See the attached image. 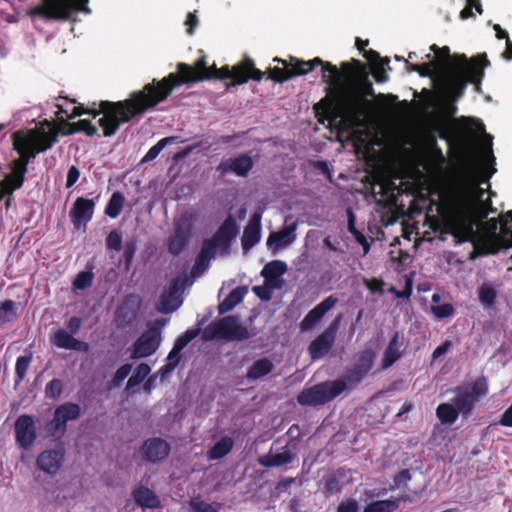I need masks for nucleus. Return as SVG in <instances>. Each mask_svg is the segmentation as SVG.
<instances>
[{
    "instance_id": "obj_2",
    "label": "nucleus",
    "mask_w": 512,
    "mask_h": 512,
    "mask_svg": "<svg viewBox=\"0 0 512 512\" xmlns=\"http://www.w3.org/2000/svg\"><path fill=\"white\" fill-rule=\"evenodd\" d=\"M322 66V80L328 85L329 91L335 95L336 104L332 121H338L341 129L351 131L365 125L367 115V100L362 92L354 87L345 86L353 75L352 67L347 62L341 64L342 71L335 65L324 62L316 57L309 61L296 60L294 74L305 75L314 67Z\"/></svg>"
},
{
    "instance_id": "obj_60",
    "label": "nucleus",
    "mask_w": 512,
    "mask_h": 512,
    "mask_svg": "<svg viewBox=\"0 0 512 512\" xmlns=\"http://www.w3.org/2000/svg\"><path fill=\"white\" fill-rule=\"evenodd\" d=\"M135 252H136L135 242H133V241L128 242L124 249V257H125L127 264H129L132 261Z\"/></svg>"
},
{
    "instance_id": "obj_16",
    "label": "nucleus",
    "mask_w": 512,
    "mask_h": 512,
    "mask_svg": "<svg viewBox=\"0 0 512 512\" xmlns=\"http://www.w3.org/2000/svg\"><path fill=\"white\" fill-rule=\"evenodd\" d=\"M94 207L93 200L84 197L76 198L69 212L71 222L76 229L86 228L93 217Z\"/></svg>"
},
{
    "instance_id": "obj_13",
    "label": "nucleus",
    "mask_w": 512,
    "mask_h": 512,
    "mask_svg": "<svg viewBox=\"0 0 512 512\" xmlns=\"http://www.w3.org/2000/svg\"><path fill=\"white\" fill-rule=\"evenodd\" d=\"M81 408L76 403H64L54 411V417L50 422V430L54 437H61L66 431L68 421L75 420L80 416Z\"/></svg>"
},
{
    "instance_id": "obj_31",
    "label": "nucleus",
    "mask_w": 512,
    "mask_h": 512,
    "mask_svg": "<svg viewBox=\"0 0 512 512\" xmlns=\"http://www.w3.org/2000/svg\"><path fill=\"white\" fill-rule=\"evenodd\" d=\"M247 293L245 287H236L233 289L227 297L219 304L218 311L220 314H225L231 311L236 305H238Z\"/></svg>"
},
{
    "instance_id": "obj_54",
    "label": "nucleus",
    "mask_w": 512,
    "mask_h": 512,
    "mask_svg": "<svg viewBox=\"0 0 512 512\" xmlns=\"http://www.w3.org/2000/svg\"><path fill=\"white\" fill-rule=\"evenodd\" d=\"M132 366L130 364H124L116 371L114 375V383L120 384L131 372Z\"/></svg>"
},
{
    "instance_id": "obj_44",
    "label": "nucleus",
    "mask_w": 512,
    "mask_h": 512,
    "mask_svg": "<svg viewBox=\"0 0 512 512\" xmlns=\"http://www.w3.org/2000/svg\"><path fill=\"white\" fill-rule=\"evenodd\" d=\"M374 357L375 354L371 350H364L358 355L354 367L367 374L373 366Z\"/></svg>"
},
{
    "instance_id": "obj_57",
    "label": "nucleus",
    "mask_w": 512,
    "mask_h": 512,
    "mask_svg": "<svg viewBox=\"0 0 512 512\" xmlns=\"http://www.w3.org/2000/svg\"><path fill=\"white\" fill-rule=\"evenodd\" d=\"M367 289L372 293H383V281L378 279L366 280L365 281Z\"/></svg>"
},
{
    "instance_id": "obj_43",
    "label": "nucleus",
    "mask_w": 512,
    "mask_h": 512,
    "mask_svg": "<svg viewBox=\"0 0 512 512\" xmlns=\"http://www.w3.org/2000/svg\"><path fill=\"white\" fill-rule=\"evenodd\" d=\"M189 507L192 512H219L220 505L208 503L200 497H194L189 501Z\"/></svg>"
},
{
    "instance_id": "obj_42",
    "label": "nucleus",
    "mask_w": 512,
    "mask_h": 512,
    "mask_svg": "<svg viewBox=\"0 0 512 512\" xmlns=\"http://www.w3.org/2000/svg\"><path fill=\"white\" fill-rule=\"evenodd\" d=\"M366 375L367 374L361 370L353 367L346 372L342 379H337L336 381H343L345 383V389H353L362 381Z\"/></svg>"
},
{
    "instance_id": "obj_23",
    "label": "nucleus",
    "mask_w": 512,
    "mask_h": 512,
    "mask_svg": "<svg viewBox=\"0 0 512 512\" xmlns=\"http://www.w3.org/2000/svg\"><path fill=\"white\" fill-rule=\"evenodd\" d=\"M404 351L405 347L403 346V343L400 342V334L399 332H395L384 351L383 358L381 360L382 368H390L402 357Z\"/></svg>"
},
{
    "instance_id": "obj_20",
    "label": "nucleus",
    "mask_w": 512,
    "mask_h": 512,
    "mask_svg": "<svg viewBox=\"0 0 512 512\" xmlns=\"http://www.w3.org/2000/svg\"><path fill=\"white\" fill-rule=\"evenodd\" d=\"M296 223L285 225L280 231L273 232L267 239V246L273 254L290 246L296 239Z\"/></svg>"
},
{
    "instance_id": "obj_15",
    "label": "nucleus",
    "mask_w": 512,
    "mask_h": 512,
    "mask_svg": "<svg viewBox=\"0 0 512 512\" xmlns=\"http://www.w3.org/2000/svg\"><path fill=\"white\" fill-rule=\"evenodd\" d=\"M188 281L187 275H181L174 278L167 291L163 292L160 298L159 311L162 313H171L177 310L182 300L180 299V291Z\"/></svg>"
},
{
    "instance_id": "obj_10",
    "label": "nucleus",
    "mask_w": 512,
    "mask_h": 512,
    "mask_svg": "<svg viewBox=\"0 0 512 512\" xmlns=\"http://www.w3.org/2000/svg\"><path fill=\"white\" fill-rule=\"evenodd\" d=\"M249 331L239 323L236 316H226L218 322L210 323L203 331V339L246 340Z\"/></svg>"
},
{
    "instance_id": "obj_49",
    "label": "nucleus",
    "mask_w": 512,
    "mask_h": 512,
    "mask_svg": "<svg viewBox=\"0 0 512 512\" xmlns=\"http://www.w3.org/2000/svg\"><path fill=\"white\" fill-rule=\"evenodd\" d=\"M431 311L439 319H444V318L450 317L454 314V308L449 303L432 306Z\"/></svg>"
},
{
    "instance_id": "obj_48",
    "label": "nucleus",
    "mask_w": 512,
    "mask_h": 512,
    "mask_svg": "<svg viewBox=\"0 0 512 512\" xmlns=\"http://www.w3.org/2000/svg\"><path fill=\"white\" fill-rule=\"evenodd\" d=\"M106 245L109 249L120 251L122 249V235L117 230L111 231L106 238Z\"/></svg>"
},
{
    "instance_id": "obj_51",
    "label": "nucleus",
    "mask_w": 512,
    "mask_h": 512,
    "mask_svg": "<svg viewBox=\"0 0 512 512\" xmlns=\"http://www.w3.org/2000/svg\"><path fill=\"white\" fill-rule=\"evenodd\" d=\"M294 67L292 68V71H287L280 68H274L271 71V79L277 81V82H284L290 79L292 76H294Z\"/></svg>"
},
{
    "instance_id": "obj_37",
    "label": "nucleus",
    "mask_w": 512,
    "mask_h": 512,
    "mask_svg": "<svg viewBox=\"0 0 512 512\" xmlns=\"http://www.w3.org/2000/svg\"><path fill=\"white\" fill-rule=\"evenodd\" d=\"M124 202L125 197L123 196V194L120 192H114L111 195L105 208L106 215L113 219L117 218L121 214Z\"/></svg>"
},
{
    "instance_id": "obj_29",
    "label": "nucleus",
    "mask_w": 512,
    "mask_h": 512,
    "mask_svg": "<svg viewBox=\"0 0 512 512\" xmlns=\"http://www.w3.org/2000/svg\"><path fill=\"white\" fill-rule=\"evenodd\" d=\"M477 295L484 309L489 310L495 307L498 290L493 283L483 282L477 289Z\"/></svg>"
},
{
    "instance_id": "obj_39",
    "label": "nucleus",
    "mask_w": 512,
    "mask_h": 512,
    "mask_svg": "<svg viewBox=\"0 0 512 512\" xmlns=\"http://www.w3.org/2000/svg\"><path fill=\"white\" fill-rule=\"evenodd\" d=\"M17 317L15 302L5 300L0 304V327L13 321Z\"/></svg>"
},
{
    "instance_id": "obj_12",
    "label": "nucleus",
    "mask_w": 512,
    "mask_h": 512,
    "mask_svg": "<svg viewBox=\"0 0 512 512\" xmlns=\"http://www.w3.org/2000/svg\"><path fill=\"white\" fill-rule=\"evenodd\" d=\"M341 316H338L315 340L309 345L312 359L324 357L332 348L336 333L339 329Z\"/></svg>"
},
{
    "instance_id": "obj_35",
    "label": "nucleus",
    "mask_w": 512,
    "mask_h": 512,
    "mask_svg": "<svg viewBox=\"0 0 512 512\" xmlns=\"http://www.w3.org/2000/svg\"><path fill=\"white\" fill-rule=\"evenodd\" d=\"M403 498L378 500L368 504L363 512H394Z\"/></svg>"
},
{
    "instance_id": "obj_18",
    "label": "nucleus",
    "mask_w": 512,
    "mask_h": 512,
    "mask_svg": "<svg viewBox=\"0 0 512 512\" xmlns=\"http://www.w3.org/2000/svg\"><path fill=\"white\" fill-rule=\"evenodd\" d=\"M64 456L65 450L62 446L47 449L38 455L36 465L46 474L53 476L60 470L64 461Z\"/></svg>"
},
{
    "instance_id": "obj_64",
    "label": "nucleus",
    "mask_w": 512,
    "mask_h": 512,
    "mask_svg": "<svg viewBox=\"0 0 512 512\" xmlns=\"http://www.w3.org/2000/svg\"><path fill=\"white\" fill-rule=\"evenodd\" d=\"M176 368V363L175 362H171V363H166L165 365H163L160 370L158 371V373L161 375V378L164 379L165 377H167L171 372L174 371V369Z\"/></svg>"
},
{
    "instance_id": "obj_22",
    "label": "nucleus",
    "mask_w": 512,
    "mask_h": 512,
    "mask_svg": "<svg viewBox=\"0 0 512 512\" xmlns=\"http://www.w3.org/2000/svg\"><path fill=\"white\" fill-rule=\"evenodd\" d=\"M50 340L54 346L61 349L82 352H87L89 350L88 343L74 338L73 335L65 329L56 330Z\"/></svg>"
},
{
    "instance_id": "obj_40",
    "label": "nucleus",
    "mask_w": 512,
    "mask_h": 512,
    "mask_svg": "<svg viewBox=\"0 0 512 512\" xmlns=\"http://www.w3.org/2000/svg\"><path fill=\"white\" fill-rule=\"evenodd\" d=\"M190 239L191 238L173 231L169 239L168 251L173 255H179L187 246Z\"/></svg>"
},
{
    "instance_id": "obj_41",
    "label": "nucleus",
    "mask_w": 512,
    "mask_h": 512,
    "mask_svg": "<svg viewBox=\"0 0 512 512\" xmlns=\"http://www.w3.org/2000/svg\"><path fill=\"white\" fill-rule=\"evenodd\" d=\"M151 372V368L146 363L139 364L134 374L128 379L126 389L130 390L133 387L139 385Z\"/></svg>"
},
{
    "instance_id": "obj_52",
    "label": "nucleus",
    "mask_w": 512,
    "mask_h": 512,
    "mask_svg": "<svg viewBox=\"0 0 512 512\" xmlns=\"http://www.w3.org/2000/svg\"><path fill=\"white\" fill-rule=\"evenodd\" d=\"M347 216H348V225H347L348 231L353 236L359 235V236H361V238H363V240H365V236L361 232H359L355 227L356 217L351 208L347 209Z\"/></svg>"
},
{
    "instance_id": "obj_26",
    "label": "nucleus",
    "mask_w": 512,
    "mask_h": 512,
    "mask_svg": "<svg viewBox=\"0 0 512 512\" xmlns=\"http://www.w3.org/2000/svg\"><path fill=\"white\" fill-rule=\"evenodd\" d=\"M293 459L294 454L287 446H284L280 452L269 453L267 455L261 456L258 459V462L263 467L272 468L290 464Z\"/></svg>"
},
{
    "instance_id": "obj_38",
    "label": "nucleus",
    "mask_w": 512,
    "mask_h": 512,
    "mask_svg": "<svg viewBox=\"0 0 512 512\" xmlns=\"http://www.w3.org/2000/svg\"><path fill=\"white\" fill-rule=\"evenodd\" d=\"M260 240V228L254 225H247L242 236V247L244 250H250Z\"/></svg>"
},
{
    "instance_id": "obj_17",
    "label": "nucleus",
    "mask_w": 512,
    "mask_h": 512,
    "mask_svg": "<svg viewBox=\"0 0 512 512\" xmlns=\"http://www.w3.org/2000/svg\"><path fill=\"white\" fill-rule=\"evenodd\" d=\"M169 443L159 437L147 439L141 448L142 456L151 463H161L165 461L170 454Z\"/></svg>"
},
{
    "instance_id": "obj_32",
    "label": "nucleus",
    "mask_w": 512,
    "mask_h": 512,
    "mask_svg": "<svg viewBox=\"0 0 512 512\" xmlns=\"http://www.w3.org/2000/svg\"><path fill=\"white\" fill-rule=\"evenodd\" d=\"M233 446V439L229 436H223L208 451L207 457L209 460H220L231 452Z\"/></svg>"
},
{
    "instance_id": "obj_46",
    "label": "nucleus",
    "mask_w": 512,
    "mask_h": 512,
    "mask_svg": "<svg viewBox=\"0 0 512 512\" xmlns=\"http://www.w3.org/2000/svg\"><path fill=\"white\" fill-rule=\"evenodd\" d=\"M63 389V384L60 379H52L45 388L46 397L56 399L58 398Z\"/></svg>"
},
{
    "instance_id": "obj_27",
    "label": "nucleus",
    "mask_w": 512,
    "mask_h": 512,
    "mask_svg": "<svg viewBox=\"0 0 512 512\" xmlns=\"http://www.w3.org/2000/svg\"><path fill=\"white\" fill-rule=\"evenodd\" d=\"M135 503L142 508L154 509L160 506L158 496L148 487L140 485L132 491Z\"/></svg>"
},
{
    "instance_id": "obj_30",
    "label": "nucleus",
    "mask_w": 512,
    "mask_h": 512,
    "mask_svg": "<svg viewBox=\"0 0 512 512\" xmlns=\"http://www.w3.org/2000/svg\"><path fill=\"white\" fill-rule=\"evenodd\" d=\"M461 412L459 408L453 403H441L436 408V416L439 421L444 425H452L456 422Z\"/></svg>"
},
{
    "instance_id": "obj_58",
    "label": "nucleus",
    "mask_w": 512,
    "mask_h": 512,
    "mask_svg": "<svg viewBox=\"0 0 512 512\" xmlns=\"http://www.w3.org/2000/svg\"><path fill=\"white\" fill-rule=\"evenodd\" d=\"M77 125L80 130L84 131L89 136H93L97 133V128L88 120H80Z\"/></svg>"
},
{
    "instance_id": "obj_56",
    "label": "nucleus",
    "mask_w": 512,
    "mask_h": 512,
    "mask_svg": "<svg viewBox=\"0 0 512 512\" xmlns=\"http://www.w3.org/2000/svg\"><path fill=\"white\" fill-rule=\"evenodd\" d=\"M452 347L451 340H445L441 345H439L432 354V360L436 361L437 359L444 356Z\"/></svg>"
},
{
    "instance_id": "obj_47",
    "label": "nucleus",
    "mask_w": 512,
    "mask_h": 512,
    "mask_svg": "<svg viewBox=\"0 0 512 512\" xmlns=\"http://www.w3.org/2000/svg\"><path fill=\"white\" fill-rule=\"evenodd\" d=\"M93 275L91 272H80L75 281L74 287L76 289L84 290L92 285Z\"/></svg>"
},
{
    "instance_id": "obj_7",
    "label": "nucleus",
    "mask_w": 512,
    "mask_h": 512,
    "mask_svg": "<svg viewBox=\"0 0 512 512\" xmlns=\"http://www.w3.org/2000/svg\"><path fill=\"white\" fill-rule=\"evenodd\" d=\"M488 389V383L484 377L455 388L453 401L464 419H467L472 414L475 406L488 393Z\"/></svg>"
},
{
    "instance_id": "obj_1",
    "label": "nucleus",
    "mask_w": 512,
    "mask_h": 512,
    "mask_svg": "<svg viewBox=\"0 0 512 512\" xmlns=\"http://www.w3.org/2000/svg\"><path fill=\"white\" fill-rule=\"evenodd\" d=\"M178 71L180 77L174 73L169 74L161 81L146 84L142 90L133 92L131 97L125 101L109 102L103 101L100 104V112L93 113V116L102 113L99 125L106 137L112 136L119 129L120 125L129 122L134 116L142 114L158 103L164 101L172 92L173 88L183 82H196L209 78H221L230 71L228 68L218 70L215 66L208 69L204 58L200 59L195 68L179 63Z\"/></svg>"
},
{
    "instance_id": "obj_45",
    "label": "nucleus",
    "mask_w": 512,
    "mask_h": 512,
    "mask_svg": "<svg viewBox=\"0 0 512 512\" xmlns=\"http://www.w3.org/2000/svg\"><path fill=\"white\" fill-rule=\"evenodd\" d=\"M31 360L32 357L30 355H23L17 358L15 365V373L17 377L16 384L22 382L25 379Z\"/></svg>"
},
{
    "instance_id": "obj_33",
    "label": "nucleus",
    "mask_w": 512,
    "mask_h": 512,
    "mask_svg": "<svg viewBox=\"0 0 512 512\" xmlns=\"http://www.w3.org/2000/svg\"><path fill=\"white\" fill-rule=\"evenodd\" d=\"M274 368V364L268 358L255 361L247 372L248 380H257L268 375Z\"/></svg>"
},
{
    "instance_id": "obj_25",
    "label": "nucleus",
    "mask_w": 512,
    "mask_h": 512,
    "mask_svg": "<svg viewBox=\"0 0 512 512\" xmlns=\"http://www.w3.org/2000/svg\"><path fill=\"white\" fill-rule=\"evenodd\" d=\"M197 216L198 215L195 210L188 209L183 211L174 220V232L191 238Z\"/></svg>"
},
{
    "instance_id": "obj_53",
    "label": "nucleus",
    "mask_w": 512,
    "mask_h": 512,
    "mask_svg": "<svg viewBox=\"0 0 512 512\" xmlns=\"http://www.w3.org/2000/svg\"><path fill=\"white\" fill-rule=\"evenodd\" d=\"M359 506L356 500L348 499L346 501H342L337 509V512H358Z\"/></svg>"
},
{
    "instance_id": "obj_62",
    "label": "nucleus",
    "mask_w": 512,
    "mask_h": 512,
    "mask_svg": "<svg viewBox=\"0 0 512 512\" xmlns=\"http://www.w3.org/2000/svg\"><path fill=\"white\" fill-rule=\"evenodd\" d=\"M60 113L62 114V115L60 116V118H62V119H63L64 117H66V118H68V119H73V118H75V117H77V116H80V115L83 113V111H82V108H81V107L74 106V107L72 108V111H71V112H69V111H67V110H64V109L60 108Z\"/></svg>"
},
{
    "instance_id": "obj_11",
    "label": "nucleus",
    "mask_w": 512,
    "mask_h": 512,
    "mask_svg": "<svg viewBox=\"0 0 512 512\" xmlns=\"http://www.w3.org/2000/svg\"><path fill=\"white\" fill-rule=\"evenodd\" d=\"M166 324L165 320L161 323H152L148 325V329L135 341L133 351L131 354L132 359L145 358L159 348L162 336L161 326Z\"/></svg>"
},
{
    "instance_id": "obj_28",
    "label": "nucleus",
    "mask_w": 512,
    "mask_h": 512,
    "mask_svg": "<svg viewBox=\"0 0 512 512\" xmlns=\"http://www.w3.org/2000/svg\"><path fill=\"white\" fill-rule=\"evenodd\" d=\"M287 271V264L281 260H273L267 263L262 271L261 275L265 279V283L271 286H278L279 278Z\"/></svg>"
},
{
    "instance_id": "obj_63",
    "label": "nucleus",
    "mask_w": 512,
    "mask_h": 512,
    "mask_svg": "<svg viewBox=\"0 0 512 512\" xmlns=\"http://www.w3.org/2000/svg\"><path fill=\"white\" fill-rule=\"evenodd\" d=\"M253 292L262 300H269L271 298L270 292L261 286H255L253 287Z\"/></svg>"
},
{
    "instance_id": "obj_55",
    "label": "nucleus",
    "mask_w": 512,
    "mask_h": 512,
    "mask_svg": "<svg viewBox=\"0 0 512 512\" xmlns=\"http://www.w3.org/2000/svg\"><path fill=\"white\" fill-rule=\"evenodd\" d=\"M79 177H80L79 169L76 166L72 165L69 168L68 173H67L65 187L67 189L71 188L78 181Z\"/></svg>"
},
{
    "instance_id": "obj_4",
    "label": "nucleus",
    "mask_w": 512,
    "mask_h": 512,
    "mask_svg": "<svg viewBox=\"0 0 512 512\" xmlns=\"http://www.w3.org/2000/svg\"><path fill=\"white\" fill-rule=\"evenodd\" d=\"M484 158L492 166L486 180L479 182L476 178L466 181L457 191L452 215L448 221V230L457 242L471 240L475 236L478 223L489 214H495L490 198L484 199L486 190L490 188L488 179L496 172L492 142L484 152Z\"/></svg>"
},
{
    "instance_id": "obj_24",
    "label": "nucleus",
    "mask_w": 512,
    "mask_h": 512,
    "mask_svg": "<svg viewBox=\"0 0 512 512\" xmlns=\"http://www.w3.org/2000/svg\"><path fill=\"white\" fill-rule=\"evenodd\" d=\"M223 77H228L237 84L246 82L249 78L254 80L262 79V72L254 67L251 59H247L245 66L235 67L232 71H227Z\"/></svg>"
},
{
    "instance_id": "obj_50",
    "label": "nucleus",
    "mask_w": 512,
    "mask_h": 512,
    "mask_svg": "<svg viewBox=\"0 0 512 512\" xmlns=\"http://www.w3.org/2000/svg\"><path fill=\"white\" fill-rule=\"evenodd\" d=\"M473 8H475L479 14L483 12L480 0H467V6L460 12L461 19L472 17Z\"/></svg>"
},
{
    "instance_id": "obj_21",
    "label": "nucleus",
    "mask_w": 512,
    "mask_h": 512,
    "mask_svg": "<svg viewBox=\"0 0 512 512\" xmlns=\"http://www.w3.org/2000/svg\"><path fill=\"white\" fill-rule=\"evenodd\" d=\"M253 167V161L248 155H240L235 158L223 160L217 167L222 175L233 172L238 176H246Z\"/></svg>"
},
{
    "instance_id": "obj_8",
    "label": "nucleus",
    "mask_w": 512,
    "mask_h": 512,
    "mask_svg": "<svg viewBox=\"0 0 512 512\" xmlns=\"http://www.w3.org/2000/svg\"><path fill=\"white\" fill-rule=\"evenodd\" d=\"M344 390L343 381H325L303 390L298 395L297 401L300 405L316 407L332 401Z\"/></svg>"
},
{
    "instance_id": "obj_34",
    "label": "nucleus",
    "mask_w": 512,
    "mask_h": 512,
    "mask_svg": "<svg viewBox=\"0 0 512 512\" xmlns=\"http://www.w3.org/2000/svg\"><path fill=\"white\" fill-rule=\"evenodd\" d=\"M510 223H512V211L507 212L502 218L500 233L497 235L500 249L512 247V227L509 226Z\"/></svg>"
},
{
    "instance_id": "obj_59",
    "label": "nucleus",
    "mask_w": 512,
    "mask_h": 512,
    "mask_svg": "<svg viewBox=\"0 0 512 512\" xmlns=\"http://www.w3.org/2000/svg\"><path fill=\"white\" fill-rule=\"evenodd\" d=\"M197 24H198V19H197V16L195 15V13H191V12L188 13L186 20H185V25L187 26V33L189 35L193 34L194 29L197 26Z\"/></svg>"
},
{
    "instance_id": "obj_9",
    "label": "nucleus",
    "mask_w": 512,
    "mask_h": 512,
    "mask_svg": "<svg viewBox=\"0 0 512 512\" xmlns=\"http://www.w3.org/2000/svg\"><path fill=\"white\" fill-rule=\"evenodd\" d=\"M89 0H44L43 5L35 9V13L54 20H67L71 15L80 11L90 14Z\"/></svg>"
},
{
    "instance_id": "obj_14",
    "label": "nucleus",
    "mask_w": 512,
    "mask_h": 512,
    "mask_svg": "<svg viewBox=\"0 0 512 512\" xmlns=\"http://www.w3.org/2000/svg\"><path fill=\"white\" fill-rule=\"evenodd\" d=\"M15 439L23 450H29L34 444L37 433L34 418L30 415H20L14 424Z\"/></svg>"
},
{
    "instance_id": "obj_6",
    "label": "nucleus",
    "mask_w": 512,
    "mask_h": 512,
    "mask_svg": "<svg viewBox=\"0 0 512 512\" xmlns=\"http://www.w3.org/2000/svg\"><path fill=\"white\" fill-rule=\"evenodd\" d=\"M239 228L233 216L229 215L223 224L210 239H205L201 250L195 259L191 269V276L196 279L200 277L210 265V261L219 253L222 256L230 254V245L237 236Z\"/></svg>"
},
{
    "instance_id": "obj_3",
    "label": "nucleus",
    "mask_w": 512,
    "mask_h": 512,
    "mask_svg": "<svg viewBox=\"0 0 512 512\" xmlns=\"http://www.w3.org/2000/svg\"><path fill=\"white\" fill-rule=\"evenodd\" d=\"M431 49L437 54L438 61H429L424 64H406L411 71L418 72L421 76H429L438 82V88L447 100L457 101L462 97L467 84L473 83L479 86L483 76L484 68L489 65L486 56H480L477 59L468 61L466 56L459 57L454 64L449 63V48L443 47L438 54V47L431 46ZM416 53L410 52L408 59H415Z\"/></svg>"
},
{
    "instance_id": "obj_36",
    "label": "nucleus",
    "mask_w": 512,
    "mask_h": 512,
    "mask_svg": "<svg viewBox=\"0 0 512 512\" xmlns=\"http://www.w3.org/2000/svg\"><path fill=\"white\" fill-rule=\"evenodd\" d=\"M178 137L170 136L160 139L154 146H152L142 159V162H150L158 157L161 151L168 145L179 143Z\"/></svg>"
},
{
    "instance_id": "obj_19",
    "label": "nucleus",
    "mask_w": 512,
    "mask_h": 512,
    "mask_svg": "<svg viewBox=\"0 0 512 512\" xmlns=\"http://www.w3.org/2000/svg\"><path fill=\"white\" fill-rule=\"evenodd\" d=\"M338 302V299L330 295L311 309L300 323L302 331L311 330Z\"/></svg>"
},
{
    "instance_id": "obj_5",
    "label": "nucleus",
    "mask_w": 512,
    "mask_h": 512,
    "mask_svg": "<svg viewBox=\"0 0 512 512\" xmlns=\"http://www.w3.org/2000/svg\"><path fill=\"white\" fill-rule=\"evenodd\" d=\"M12 141L20 157L12 161L11 173L5 175L4 182H0V201L5 194H12L23 186L30 160L51 148L57 142V135L17 130L12 134Z\"/></svg>"
},
{
    "instance_id": "obj_61",
    "label": "nucleus",
    "mask_w": 512,
    "mask_h": 512,
    "mask_svg": "<svg viewBox=\"0 0 512 512\" xmlns=\"http://www.w3.org/2000/svg\"><path fill=\"white\" fill-rule=\"evenodd\" d=\"M82 320L78 317H71L68 321L67 327L69 333L76 334L81 328Z\"/></svg>"
}]
</instances>
